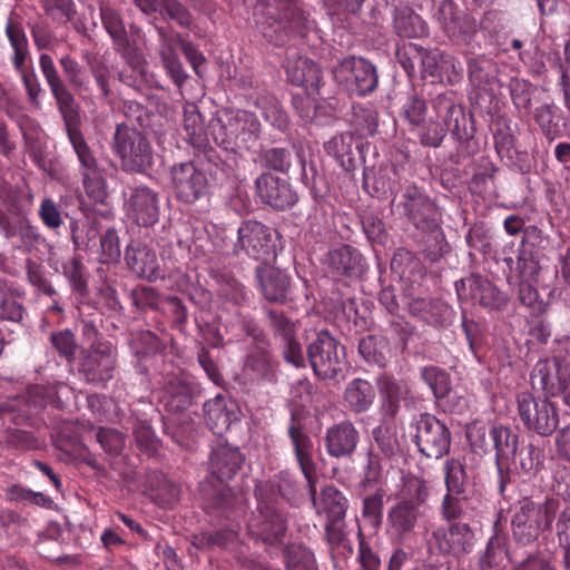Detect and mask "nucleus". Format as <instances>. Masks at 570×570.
<instances>
[{
	"mask_svg": "<svg viewBox=\"0 0 570 570\" xmlns=\"http://www.w3.org/2000/svg\"><path fill=\"white\" fill-rule=\"evenodd\" d=\"M400 207L414 227L426 237L424 254L436 262L449 250L444 233L440 226L441 213L435 203L417 186L405 187Z\"/></svg>",
	"mask_w": 570,
	"mask_h": 570,
	"instance_id": "nucleus-1",
	"label": "nucleus"
},
{
	"mask_svg": "<svg viewBox=\"0 0 570 570\" xmlns=\"http://www.w3.org/2000/svg\"><path fill=\"white\" fill-rule=\"evenodd\" d=\"M432 108L435 118H442L443 124L431 116L413 128L412 130L422 145L433 148L439 147L448 131L461 142H468L473 138L474 129L470 119L463 107L456 104L450 95H438L432 100Z\"/></svg>",
	"mask_w": 570,
	"mask_h": 570,
	"instance_id": "nucleus-2",
	"label": "nucleus"
},
{
	"mask_svg": "<svg viewBox=\"0 0 570 570\" xmlns=\"http://www.w3.org/2000/svg\"><path fill=\"white\" fill-rule=\"evenodd\" d=\"M294 492V481L288 472H281L267 484L256 488L259 513L252 528L271 544L279 542L286 531V521L279 508L278 497L288 499Z\"/></svg>",
	"mask_w": 570,
	"mask_h": 570,
	"instance_id": "nucleus-3",
	"label": "nucleus"
},
{
	"mask_svg": "<svg viewBox=\"0 0 570 570\" xmlns=\"http://www.w3.org/2000/svg\"><path fill=\"white\" fill-rule=\"evenodd\" d=\"M559 510V501L547 499L534 502L528 498L518 502L512 517V534L514 539L528 544L549 530Z\"/></svg>",
	"mask_w": 570,
	"mask_h": 570,
	"instance_id": "nucleus-4",
	"label": "nucleus"
},
{
	"mask_svg": "<svg viewBox=\"0 0 570 570\" xmlns=\"http://www.w3.org/2000/svg\"><path fill=\"white\" fill-rule=\"evenodd\" d=\"M66 129L68 139L79 161V173L82 177L83 187L91 198L101 200L106 196V180L98 159L95 157L79 128L72 124L70 117H66Z\"/></svg>",
	"mask_w": 570,
	"mask_h": 570,
	"instance_id": "nucleus-5",
	"label": "nucleus"
},
{
	"mask_svg": "<svg viewBox=\"0 0 570 570\" xmlns=\"http://www.w3.org/2000/svg\"><path fill=\"white\" fill-rule=\"evenodd\" d=\"M261 132V122L257 117L246 110L226 111L216 124L212 125V135L215 142L223 149H234L238 141L246 144L256 139Z\"/></svg>",
	"mask_w": 570,
	"mask_h": 570,
	"instance_id": "nucleus-6",
	"label": "nucleus"
},
{
	"mask_svg": "<svg viewBox=\"0 0 570 570\" xmlns=\"http://www.w3.org/2000/svg\"><path fill=\"white\" fill-rule=\"evenodd\" d=\"M288 80L306 90L305 97L294 98V107L301 118L311 121L315 117V108L311 96L318 90L322 81L320 67L311 59L302 56H291L285 63Z\"/></svg>",
	"mask_w": 570,
	"mask_h": 570,
	"instance_id": "nucleus-7",
	"label": "nucleus"
},
{
	"mask_svg": "<svg viewBox=\"0 0 570 570\" xmlns=\"http://www.w3.org/2000/svg\"><path fill=\"white\" fill-rule=\"evenodd\" d=\"M114 151L127 171L141 173L153 164V150L148 140L140 131L125 124L117 125Z\"/></svg>",
	"mask_w": 570,
	"mask_h": 570,
	"instance_id": "nucleus-8",
	"label": "nucleus"
},
{
	"mask_svg": "<svg viewBox=\"0 0 570 570\" xmlns=\"http://www.w3.org/2000/svg\"><path fill=\"white\" fill-rule=\"evenodd\" d=\"M6 33L13 49V56L11 58L12 65L21 78L28 99L32 106L40 107V96L43 89L33 67L28 66V62L31 61V57L27 36L23 29L14 24L11 20H9L6 26Z\"/></svg>",
	"mask_w": 570,
	"mask_h": 570,
	"instance_id": "nucleus-9",
	"label": "nucleus"
},
{
	"mask_svg": "<svg viewBox=\"0 0 570 570\" xmlns=\"http://www.w3.org/2000/svg\"><path fill=\"white\" fill-rule=\"evenodd\" d=\"M307 356L316 376L332 380L345 365L344 347L327 331H322L307 347Z\"/></svg>",
	"mask_w": 570,
	"mask_h": 570,
	"instance_id": "nucleus-10",
	"label": "nucleus"
},
{
	"mask_svg": "<svg viewBox=\"0 0 570 570\" xmlns=\"http://www.w3.org/2000/svg\"><path fill=\"white\" fill-rule=\"evenodd\" d=\"M337 83L357 96L372 94L379 83L376 68L368 60L361 57H346L333 69Z\"/></svg>",
	"mask_w": 570,
	"mask_h": 570,
	"instance_id": "nucleus-11",
	"label": "nucleus"
},
{
	"mask_svg": "<svg viewBox=\"0 0 570 570\" xmlns=\"http://www.w3.org/2000/svg\"><path fill=\"white\" fill-rule=\"evenodd\" d=\"M518 414L524 426L539 435L552 434L559 424V415L553 403L547 399H535L528 392L517 399Z\"/></svg>",
	"mask_w": 570,
	"mask_h": 570,
	"instance_id": "nucleus-12",
	"label": "nucleus"
},
{
	"mask_svg": "<svg viewBox=\"0 0 570 570\" xmlns=\"http://www.w3.org/2000/svg\"><path fill=\"white\" fill-rule=\"evenodd\" d=\"M237 243L248 257L269 262L275 257L276 232L257 220L243 222L237 229Z\"/></svg>",
	"mask_w": 570,
	"mask_h": 570,
	"instance_id": "nucleus-13",
	"label": "nucleus"
},
{
	"mask_svg": "<svg viewBox=\"0 0 570 570\" xmlns=\"http://www.w3.org/2000/svg\"><path fill=\"white\" fill-rule=\"evenodd\" d=\"M415 443L428 458L440 459L451 445V434L445 424L431 414H421L415 421Z\"/></svg>",
	"mask_w": 570,
	"mask_h": 570,
	"instance_id": "nucleus-14",
	"label": "nucleus"
},
{
	"mask_svg": "<svg viewBox=\"0 0 570 570\" xmlns=\"http://www.w3.org/2000/svg\"><path fill=\"white\" fill-rule=\"evenodd\" d=\"M455 291L460 301L478 303L489 311H502L508 304V296L503 292L478 275L456 281Z\"/></svg>",
	"mask_w": 570,
	"mask_h": 570,
	"instance_id": "nucleus-15",
	"label": "nucleus"
},
{
	"mask_svg": "<svg viewBox=\"0 0 570 570\" xmlns=\"http://www.w3.org/2000/svg\"><path fill=\"white\" fill-rule=\"evenodd\" d=\"M313 504L317 513H324L327 517L325 525L326 535L330 542L337 543L344 538L343 520L347 509V499L334 487H325L321 498H315L312 491Z\"/></svg>",
	"mask_w": 570,
	"mask_h": 570,
	"instance_id": "nucleus-16",
	"label": "nucleus"
},
{
	"mask_svg": "<svg viewBox=\"0 0 570 570\" xmlns=\"http://www.w3.org/2000/svg\"><path fill=\"white\" fill-rule=\"evenodd\" d=\"M502 262L505 264L509 276L511 279L514 275L521 281H531L537 285L549 287L554 277H557L556 268H548L540 264L538 254L523 247L517 257V262L512 257H503Z\"/></svg>",
	"mask_w": 570,
	"mask_h": 570,
	"instance_id": "nucleus-17",
	"label": "nucleus"
},
{
	"mask_svg": "<svg viewBox=\"0 0 570 570\" xmlns=\"http://www.w3.org/2000/svg\"><path fill=\"white\" fill-rule=\"evenodd\" d=\"M171 183L176 196L187 204L195 203L208 191L207 176L194 163H183L174 166Z\"/></svg>",
	"mask_w": 570,
	"mask_h": 570,
	"instance_id": "nucleus-18",
	"label": "nucleus"
},
{
	"mask_svg": "<svg viewBox=\"0 0 570 570\" xmlns=\"http://www.w3.org/2000/svg\"><path fill=\"white\" fill-rule=\"evenodd\" d=\"M116 348L109 342H97L83 356L79 370L91 383H106L112 377Z\"/></svg>",
	"mask_w": 570,
	"mask_h": 570,
	"instance_id": "nucleus-19",
	"label": "nucleus"
},
{
	"mask_svg": "<svg viewBox=\"0 0 570 570\" xmlns=\"http://www.w3.org/2000/svg\"><path fill=\"white\" fill-rule=\"evenodd\" d=\"M438 20L452 41L466 46L473 42L478 32L476 20L469 14L458 12L452 1L440 3Z\"/></svg>",
	"mask_w": 570,
	"mask_h": 570,
	"instance_id": "nucleus-20",
	"label": "nucleus"
},
{
	"mask_svg": "<svg viewBox=\"0 0 570 570\" xmlns=\"http://www.w3.org/2000/svg\"><path fill=\"white\" fill-rule=\"evenodd\" d=\"M255 188L262 203L276 210H285L297 202V195L291 184L269 173L256 178Z\"/></svg>",
	"mask_w": 570,
	"mask_h": 570,
	"instance_id": "nucleus-21",
	"label": "nucleus"
},
{
	"mask_svg": "<svg viewBox=\"0 0 570 570\" xmlns=\"http://www.w3.org/2000/svg\"><path fill=\"white\" fill-rule=\"evenodd\" d=\"M126 208L128 216L138 225L150 226L158 220V197L148 187H136L132 189L126 203Z\"/></svg>",
	"mask_w": 570,
	"mask_h": 570,
	"instance_id": "nucleus-22",
	"label": "nucleus"
},
{
	"mask_svg": "<svg viewBox=\"0 0 570 570\" xmlns=\"http://www.w3.org/2000/svg\"><path fill=\"white\" fill-rule=\"evenodd\" d=\"M410 313L434 327H445L454 318L453 308L441 299L435 298H413L409 303Z\"/></svg>",
	"mask_w": 570,
	"mask_h": 570,
	"instance_id": "nucleus-23",
	"label": "nucleus"
},
{
	"mask_svg": "<svg viewBox=\"0 0 570 570\" xmlns=\"http://www.w3.org/2000/svg\"><path fill=\"white\" fill-rule=\"evenodd\" d=\"M128 267L139 277L150 282L164 277L156 253L146 245L130 243L125 252Z\"/></svg>",
	"mask_w": 570,
	"mask_h": 570,
	"instance_id": "nucleus-24",
	"label": "nucleus"
},
{
	"mask_svg": "<svg viewBox=\"0 0 570 570\" xmlns=\"http://www.w3.org/2000/svg\"><path fill=\"white\" fill-rule=\"evenodd\" d=\"M357 443L358 432L350 421H342L326 431L325 446L327 453L333 458H342L352 454Z\"/></svg>",
	"mask_w": 570,
	"mask_h": 570,
	"instance_id": "nucleus-25",
	"label": "nucleus"
},
{
	"mask_svg": "<svg viewBox=\"0 0 570 570\" xmlns=\"http://www.w3.org/2000/svg\"><path fill=\"white\" fill-rule=\"evenodd\" d=\"M327 262L333 273L347 277H360L366 269L363 255L350 245H341L330 250Z\"/></svg>",
	"mask_w": 570,
	"mask_h": 570,
	"instance_id": "nucleus-26",
	"label": "nucleus"
},
{
	"mask_svg": "<svg viewBox=\"0 0 570 570\" xmlns=\"http://www.w3.org/2000/svg\"><path fill=\"white\" fill-rule=\"evenodd\" d=\"M269 317L273 327L282 336L284 360L297 368L304 367L306 357L302 345L294 337L295 325L275 312H269Z\"/></svg>",
	"mask_w": 570,
	"mask_h": 570,
	"instance_id": "nucleus-27",
	"label": "nucleus"
},
{
	"mask_svg": "<svg viewBox=\"0 0 570 570\" xmlns=\"http://www.w3.org/2000/svg\"><path fill=\"white\" fill-rule=\"evenodd\" d=\"M440 550L446 553L461 554L469 552L474 542V534L466 523H453L448 530L434 532Z\"/></svg>",
	"mask_w": 570,
	"mask_h": 570,
	"instance_id": "nucleus-28",
	"label": "nucleus"
},
{
	"mask_svg": "<svg viewBox=\"0 0 570 570\" xmlns=\"http://www.w3.org/2000/svg\"><path fill=\"white\" fill-rule=\"evenodd\" d=\"M562 365L554 358L553 361L540 360L534 365L531 373V384L534 389H539L546 394L556 395L561 390L564 380Z\"/></svg>",
	"mask_w": 570,
	"mask_h": 570,
	"instance_id": "nucleus-29",
	"label": "nucleus"
},
{
	"mask_svg": "<svg viewBox=\"0 0 570 570\" xmlns=\"http://www.w3.org/2000/svg\"><path fill=\"white\" fill-rule=\"evenodd\" d=\"M288 433L299 468L308 483H312L315 472L313 462V442L311 438L302 430L301 425L296 422L295 413H292Z\"/></svg>",
	"mask_w": 570,
	"mask_h": 570,
	"instance_id": "nucleus-30",
	"label": "nucleus"
},
{
	"mask_svg": "<svg viewBox=\"0 0 570 570\" xmlns=\"http://www.w3.org/2000/svg\"><path fill=\"white\" fill-rule=\"evenodd\" d=\"M243 462L240 452L229 445H218L210 456L212 474L220 482L235 476Z\"/></svg>",
	"mask_w": 570,
	"mask_h": 570,
	"instance_id": "nucleus-31",
	"label": "nucleus"
},
{
	"mask_svg": "<svg viewBox=\"0 0 570 570\" xmlns=\"http://www.w3.org/2000/svg\"><path fill=\"white\" fill-rule=\"evenodd\" d=\"M376 399L374 386L364 379H353L345 386L343 401L345 407L354 413H364L371 409Z\"/></svg>",
	"mask_w": 570,
	"mask_h": 570,
	"instance_id": "nucleus-32",
	"label": "nucleus"
},
{
	"mask_svg": "<svg viewBox=\"0 0 570 570\" xmlns=\"http://www.w3.org/2000/svg\"><path fill=\"white\" fill-rule=\"evenodd\" d=\"M421 515L420 509L412 500H401L387 513L390 530L399 537L412 532Z\"/></svg>",
	"mask_w": 570,
	"mask_h": 570,
	"instance_id": "nucleus-33",
	"label": "nucleus"
},
{
	"mask_svg": "<svg viewBox=\"0 0 570 570\" xmlns=\"http://www.w3.org/2000/svg\"><path fill=\"white\" fill-rule=\"evenodd\" d=\"M491 439L497 451V465L500 473V491H504L505 481L502 473V461L515 458L518 451V434L509 428L495 425L490 431Z\"/></svg>",
	"mask_w": 570,
	"mask_h": 570,
	"instance_id": "nucleus-34",
	"label": "nucleus"
},
{
	"mask_svg": "<svg viewBox=\"0 0 570 570\" xmlns=\"http://www.w3.org/2000/svg\"><path fill=\"white\" fill-rule=\"evenodd\" d=\"M39 66L59 109L65 112L73 104V97L61 80L52 58L47 53H41Z\"/></svg>",
	"mask_w": 570,
	"mask_h": 570,
	"instance_id": "nucleus-35",
	"label": "nucleus"
},
{
	"mask_svg": "<svg viewBox=\"0 0 570 570\" xmlns=\"http://www.w3.org/2000/svg\"><path fill=\"white\" fill-rule=\"evenodd\" d=\"M244 370L256 380L274 382L276 380L277 364L273 361L267 348L256 345L249 351Z\"/></svg>",
	"mask_w": 570,
	"mask_h": 570,
	"instance_id": "nucleus-36",
	"label": "nucleus"
},
{
	"mask_svg": "<svg viewBox=\"0 0 570 570\" xmlns=\"http://www.w3.org/2000/svg\"><path fill=\"white\" fill-rule=\"evenodd\" d=\"M159 402L169 412L184 411L191 403L190 389L180 379H170L159 391Z\"/></svg>",
	"mask_w": 570,
	"mask_h": 570,
	"instance_id": "nucleus-37",
	"label": "nucleus"
},
{
	"mask_svg": "<svg viewBox=\"0 0 570 570\" xmlns=\"http://www.w3.org/2000/svg\"><path fill=\"white\" fill-rule=\"evenodd\" d=\"M207 425L215 434H223L237 420L236 413L228 407L226 399L216 396L204 405Z\"/></svg>",
	"mask_w": 570,
	"mask_h": 570,
	"instance_id": "nucleus-38",
	"label": "nucleus"
},
{
	"mask_svg": "<svg viewBox=\"0 0 570 570\" xmlns=\"http://www.w3.org/2000/svg\"><path fill=\"white\" fill-rule=\"evenodd\" d=\"M466 63L469 79L478 88H485L498 77V65L489 56L479 55L471 57Z\"/></svg>",
	"mask_w": 570,
	"mask_h": 570,
	"instance_id": "nucleus-39",
	"label": "nucleus"
},
{
	"mask_svg": "<svg viewBox=\"0 0 570 570\" xmlns=\"http://www.w3.org/2000/svg\"><path fill=\"white\" fill-rule=\"evenodd\" d=\"M377 384L383 399L382 413L385 417H393L399 410V402L407 393V389L404 384L386 375L380 376Z\"/></svg>",
	"mask_w": 570,
	"mask_h": 570,
	"instance_id": "nucleus-40",
	"label": "nucleus"
},
{
	"mask_svg": "<svg viewBox=\"0 0 570 570\" xmlns=\"http://www.w3.org/2000/svg\"><path fill=\"white\" fill-rule=\"evenodd\" d=\"M394 29L400 37L404 38H422L428 35L425 21L410 9L396 11Z\"/></svg>",
	"mask_w": 570,
	"mask_h": 570,
	"instance_id": "nucleus-41",
	"label": "nucleus"
},
{
	"mask_svg": "<svg viewBox=\"0 0 570 570\" xmlns=\"http://www.w3.org/2000/svg\"><path fill=\"white\" fill-rule=\"evenodd\" d=\"M262 292L271 302L285 299L289 286L288 277L278 269H269L259 276Z\"/></svg>",
	"mask_w": 570,
	"mask_h": 570,
	"instance_id": "nucleus-42",
	"label": "nucleus"
},
{
	"mask_svg": "<svg viewBox=\"0 0 570 570\" xmlns=\"http://www.w3.org/2000/svg\"><path fill=\"white\" fill-rule=\"evenodd\" d=\"M100 17L102 24L111 37L116 48H124L128 45V37L119 14L111 7L101 4Z\"/></svg>",
	"mask_w": 570,
	"mask_h": 570,
	"instance_id": "nucleus-43",
	"label": "nucleus"
},
{
	"mask_svg": "<svg viewBox=\"0 0 570 570\" xmlns=\"http://www.w3.org/2000/svg\"><path fill=\"white\" fill-rule=\"evenodd\" d=\"M255 105L262 110L264 119L278 130L286 129L288 125L287 115L282 109L278 100L273 96L259 97Z\"/></svg>",
	"mask_w": 570,
	"mask_h": 570,
	"instance_id": "nucleus-44",
	"label": "nucleus"
},
{
	"mask_svg": "<svg viewBox=\"0 0 570 570\" xmlns=\"http://www.w3.org/2000/svg\"><path fill=\"white\" fill-rule=\"evenodd\" d=\"M373 436L385 458H391L399 450V439L393 422L385 419L373 430Z\"/></svg>",
	"mask_w": 570,
	"mask_h": 570,
	"instance_id": "nucleus-45",
	"label": "nucleus"
},
{
	"mask_svg": "<svg viewBox=\"0 0 570 570\" xmlns=\"http://www.w3.org/2000/svg\"><path fill=\"white\" fill-rule=\"evenodd\" d=\"M386 342L379 336L367 335L358 343V352L367 363L384 366Z\"/></svg>",
	"mask_w": 570,
	"mask_h": 570,
	"instance_id": "nucleus-46",
	"label": "nucleus"
},
{
	"mask_svg": "<svg viewBox=\"0 0 570 570\" xmlns=\"http://www.w3.org/2000/svg\"><path fill=\"white\" fill-rule=\"evenodd\" d=\"M352 124L358 136H372L377 129V112L371 106H356L353 108Z\"/></svg>",
	"mask_w": 570,
	"mask_h": 570,
	"instance_id": "nucleus-47",
	"label": "nucleus"
},
{
	"mask_svg": "<svg viewBox=\"0 0 570 570\" xmlns=\"http://www.w3.org/2000/svg\"><path fill=\"white\" fill-rule=\"evenodd\" d=\"M508 89L510 92V97L513 106L518 110H528L531 106L532 95H533V86L530 81L513 77L510 79L508 83Z\"/></svg>",
	"mask_w": 570,
	"mask_h": 570,
	"instance_id": "nucleus-48",
	"label": "nucleus"
},
{
	"mask_svg": "<svg viewBox=\"0 0 570 570\" xmlns=\"http://www.w3.org/2000/svg\"><path fill=\"white\" fill-rule=\"evenodd\" d=\"M353 145L352 134L345 132L331 138L324 147L328 155L336 158L342 166H345V161L348 164L352 161Z\"/></svg>",
	"mask_w": 570,
	"mask_h": 570,
	"instance_id": "nucleus-49",
	"label": "nucleus"
},
{
	"mask_svg": "<svg viewBox=\"0 0 570 570\" xmlns=\"http://www.w3.org/2000/svg\"><path fill=\"white\" fill-rule=\"evenodd\" d=\"M423 381L432 390L435 397H444L450 390L448 373L438 366H425L421 371Z\"/></svg>",
	"mask_w": 570,
	"mask_h": 570,
	"instance_id": "nucleus-50",
	"label": "nucleus"
},
{
	"mask_svg": "<svg viewBox=\"0 0 570 570\" xmlns=\"http://www.w3.org/2000/svg\"><path fill=\"white\" fill-rule=\"evenodd\" d=\"M445 484L449 492L463 493L468 481L463 464L455 459H449L444 464Z\"/></svg>",
	"mask_w": 570,
	"mask_h": 570,
	"instance_id": "nucleus-51",
	"label": "nucleus"
},
{
	"mask_svg": "<svg viewBox=\"0 0 570 570\" xmlns=\"http://www.w3.org/2000/svg\"><path fill=\"white\" fill-rule=\"evenodd\" d=\"M160 56L167 73L170 76L171 80L180 87L187 79V73L184 71L183 65L176 56L170 41L164 42Z\"/></svg>",
	"mask_w": 570,
	"mask_h": 570,
	"instance_id": "nucleus-52",
	"label": "nucleus"
},
{
	"mask_svg": "<svg viewBox=\"0 0 570 570\" xmlns=\"http://www.w3.org/2000/svg\"><path fill=\"white\" fill-rule=\"evenodd\" d=\"M524 42L520 39H512L511 48L519 52V59L530 66L534 73H542L546 70V65L542 60L543 53L539 50L534 41H531L530 47L533 49V55L530 49L522 50Z\"/></svg>",
	"mask_w": 570,
	"mask_h": 570,
	"instance_id": "nucleus-53",
	"label": "nucleus"
},
{
	"mask_svg": "<svg viewBox=\"0 0 570 570\" xmlns=\"http://www.w3.org/2000/svg\"><path fill=\"white\" fill-rule=\"evenodd\" d=\"M554 118L556 116L553 105H542L538 107L534 111L535 121L541 128L543 135L550 140L562 136L561 130L559 129Z\"/></svg>",
	"mask_w": 570,
	"mask_h": 570,
	"instance_id": "nucleus-54",
	"label": "nucleus"
},
{
	"mask_svg": "<svg viewBox=\"0 0 570 570\" xmlns=\"http://www.w3.org/2000/svg\"><path fill=\"white\" fill-rule=\"evenodd\" d=\"M63 275L71 283L72 289L78 293H85L87 289V278L85 275V266L81 259L73 256L66 261L62 265Z\"/></svg>",
	"mask_w": 570,
	"mask_h": 570,
	"instance_id": "nucleus-55",
	"label": "nucleus"
},
{
	"mask_svg": "<svg viewBox=\"0 0 570 570\" xmlns=\"http://www.w3.org/2000/svg\"><path fill=\"white\" fill-rule=\"evenodd\" d=\"M287 570H316L313 552L302 546L291 547L287 550Z\"/></svg>",
	"mask_w": 570,
	"mask_h": 570,
	"instance_id": "nucleus-56",
	"label": "nucleus"
},
{
	"mask_svg": "<svg viewBox=\"0 0 570 570\" xmlns=\"http://www.w3.org/2000/svg\"><path fill=\"white\" fill-rule=\"evenodd\" d=\"M520 469L522 472L534 475L543 465V452L533 444L521 448L519 452Z\"/></svg>",
	"mask_w": 570,
	"mask_h": 570,
	"instance_id": "nucleus-57",
	"label": "nucleus"
},
{
	"mask_svg": "<svg viewBox=\"0 0 570 570\" xmlns=\"http://www.w3.org/2000/svg\"><path fill=\"white\" fill-rule=\"evenodd\" d=\"M465 240L469 247L476 252L483 254H489L491 252V234L489 228L483 224H474L470 227L466 233Z\"/></svg>",
	"mask_w": 570,
	"mask_h": 570,
	"instance_id": "nucleus-58",
	"label": "nucleus"
},
{
	"mask_svg": "<svg viewBox=\"0 0 570 570\" xmlns=\"http://www.w3.org/2000/svg\"><path fill=\"white\" fill-rule=\"evenodd\" d=\"M50 342L60 356L65 357L67 361L73 360L77 350V343L75 335L70 330H62L51 333Z\"/></svg>",
	"mask_w": 570,
	"mask_h": 570,
	"instance_id": "nucleus-59",
	"label": "nucleus"
},
{
	"mask_svg": "<svg viewBox=\"0 0 570 570\" xmlns=\"http://www.w3.org/2000/svg\"><path fill=\"white\" fill-rule=\"evenodd\" d=\"M134 436L141 451L148 455L157 452L158 440L148 422H139L134 429Z\"/></svg>",
	"mask_w": 570,
	"mask_h": 570,
	"instance_id": "nucleus-60",
	"label": "nucleus"
},
{
	"mask_svg": "<svg viewBox=\"0 0 570 570\" xmlns=\"http://www.w3.org/2000/svg\"><path fill=\"white\" fill-rule=\"evenodd\" d=\"M425 114L426 104L424 99L415 95L410 96L402 107V116L412 126V129L425 119Z\"/></svg>",
	"mask_w": 570,
	"mask_h": 570,
	"instance_id": "nucleus-61",
	"label": "nucleus"
},
{
	"mask_svg": "<svg viewBox=\"0 0 570 570\" xmlns=\"http://www.w3.org/2000/svg\"><path fill=\"white\" fill-rule=\"evenodd\" d=\"M404 494L405 497L402 500H412L413 503L420 509L422 504L429 498L430 489L423 479L420 478H409L404 483Z\"/></svg>",
	"mask_w": 570,
	"mask_h": 570,
	"instance_id": "nucleus-62",
	"label": "nucleus"
},
{
	"mask_svg": "<svg viewBox=\"0 0 570 570\" xmlns=\"http://www.w3.org/2000/svg\"><path fill=\"white\" fill-rule=\"evenodd\" d=\"M63 75L68 82L76 89H86L87 82L80 65L71 56L66 55L59 59Z\"/></svg>",
	"mask_w": 570,
	"mask_h": 570,
	"instance_id": "nucleus-63",
	"label": "nucleus"
},
{
	"mask_svg": "<svg viewBox=\"0 0 570 570\" xmlns=\"http://www.w3.org/2000/svg\"><path fill=\"white\" fill-rule=\"evenodd\" d=\"M263 159L267 167L281 173H287L292 165V155L286 148H269L264 151Z\"/></svg>",
	"mask_w": 570,
	"mask_h": 570,
	"instance_id": "nucleus-64",
	"label": "nucleus"
}]
</instances>
